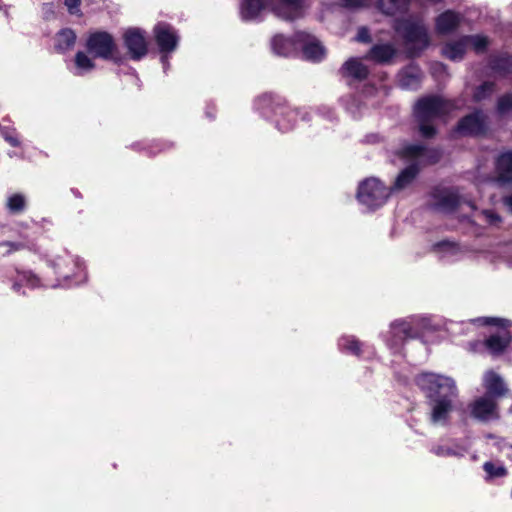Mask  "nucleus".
Listing matches in <instances>:
<instances>
[{"instance_id": "nucleus-28", "label": "nucleus", "mask_w": 512, "mask_h": 512, "mask_svg": "<svg viewBox=\"0 0 512 512\" xmlns=\"http://www.w3.org/2000/svg\"><path fill=\"white\" fill-rule=\"evenodd\" d=\"M411 0H378V9L386 15L395 16L407 10Z\"/></svg>"}, {"instance_id": "nucleus-54", "label": "nucleus", "mask_w": 512, "mask_h": 512, "mask_svg": "<svg viewBox=\"0 0 512 512\" xmlns=\"http://www.w3.org/2000/svg\"><path fill=\"white\" fill-rule=\"evenodd\" d=\"M2 9V6L0 5V10Z\"/></svg>"}, {"instance_id": "nucleus-46", "label": "nucleus", "mask_w": 512, "mask_h": 512, "mask_svg": "<svg viewBox=\"0 0 512 512\" xmlns=\"http://www.w3.org/2000/svg\"><path fill=\"white\" fill-rule=\"evenodd\" d=\"M503 203L512 212V195L504 197Z\"/></svg>"}, {"instance_id": "nucleus-45", "label": "nucleus", "mask_w": 512, "mask_h": 512, "mask_svg": "<svg viewBox=\"0 0 512 512\" xmlns=\"http://www.w3.org/2000/svg\"><path fill=\"white\" fill-rule=\"evenodd\" d=\"M4 138H5V140H6L10 145H12V146H14V147H17V146H19V145H20L19 140H18L15 136H12V135H10V134L6 133V134L4 135Z\"/></svg>"}, {"instance_id": "nucleus-47", "label": "nucleus", "mask_w": 512, "mask_h": 512, "mask_svg": "<svg viewBox=\"0 0 512 512\" xmlns=\"http://www.w3.org/2000/svg\"><path fill=\"white\" fill-rule=\"evenodd\" d=\"M377 93H380L381 95H387V90L383 87L380 90H377Z\"/></svg>"}, {"instance_id": "nucleus-19", "label": "nucleus", "mask_w": 512, "mask_h": 512, "mask_svg": "<svg viewBox=\"0 0 512 512\" xmlns=\"http://www.w3.org/2000/svg\"><path fill=\"white\" fill-rule=\"evenodd\" d=\"M497 177L493 179L501 185L512 183V150L501 153L496 159Z\"/></svg>"}, {"instance_id": "nucleus-32", "label": "nucleus", "mask_w": 512, "mask_h": 512, "mask_svg": "<svg viewBox=\"0 0 512 512\" xmlns=\"http://www.w3.org/2000/svg\"><path fill=\"white\" fill-rule=\"evenodd\" d=\"M6 207L12 214H19L26 208V198L21 193L10 195L6 201Z\"/></svg>"}, {"instance_id": "nucleus-21", "label": "nucleus", "mask_w": 512, "mask_h": 512, "mask_svg": "<svg viewBox=\"0 0 512 512\" xmlns=\"http://www.w3.org/2000/svg\"><path fill=\"white\" fill-rule=\"evenodd\" d=\"M462 21V16L451 10L441 13L435 20L436 32L442 35L450 34L456 30Z\"/></svg>"}, {"instance_id": "nucleus-29", "label": "nucleus", "mask_w": 512, "mask_h": 512, "mask_svg": "<svg viewBox=\"0 0 512 512\" xmlns=\"http://www.w3.org/2000/svg\"><path fill=\"white\" fill-rule=\"evenodd\" d=\"M467 42L465 41V37H462L461 39L447 43L443 49L442 53L443 55L452 60V61H458L461 60L467 50Z\"/></svg>"}, {"instance_id": "nucleus-13", "label": "nucleus", "mask_w": 512, "mask_h": 512, "mask_svg": "<svg viewBox=\"0 0 512 512\" xmlns=\"http://www.w3.org/2000/svg\"><path fill=\"white\" fill-rule=\"evenodd\" d=\"M471 416L481 422H490L500 418L499 407L491 396H480L469 404Z\"/></svg>"}, {"instance_id": "nucleus-24", "label": "nucleus", "mask_w": 512, "mask_h": 512, "mask_svg": "<svg viewBox=\"0 0 512 512\" xmlns=\"http://www.w3.org/2000/svg\"><path fill=\"white\" fill-rule=\"evenodd\" d=\"M341 72L346 78L362 80L367 77L368 68L359 58H350L343 64Z\"/></svg>"}, {"instance_id": "nucleus-8", "label": "nucleus", "mask_w": 512, "mask_h": 512, "mask_svg": "<svg viewBox=\"0 0 512 512\" xmlns=\"http://www.w3.org/2000/svg\"><path fill=\"white\" fill-rule=\"evenodd\" d=\"M420 328H426L424 319L411 317L394 321L385 335L388 348L394 353L400 351L406 340L419 336Z\"/></svg>"}, {"instance_id": "nucleus-17", "label": "nucleus", "mask_w": 512, "mask_h": 512, "mask_svg": "<svg viewBox=\"0 0 512 512\" xmlns=\"http://www.w3.org/2000/svg\"><path fill=\"white\" fill-rule=\"evenodd\" d=\"M434 197L437 200L433 203V208L440 212H453L456 208L463 205L469 206L472 210L475 208L470 202L461 201L459 196L453 191H444L440 195L435 194Z\"/></svg>"}, {"instance_id": "nucleus-53", "label": "nucleus", "mask_w": 512, "mask_h": 512, "mask_svg": "<svg viewBox=\"0 0 512 512\" xmlns=\"http://www.w3.org/2000/svg\"><path fill=\"white\" fill-rule=\"evenodd\" d=\"M207 116L213 118V115H211L209 112H207Z\"/></svg>"}, {"instance_id": "nucleus-26", "label": "nucleus", "mask_w": 512, "mask_h": 512, "mask_svg": "<svg viewBox=\"0 0 512 512\" xmlns=\"http://www.w3.org/2000/svg\"><path fill=\"white\" fill-rule=\"evenodd\" d=\"M396 53L397 50L392 44H376L370 49L368 57L377 63H389Z\"/></svg>"}, {"instance_id": "nucleus-5", "label": "nucleus", "mask_w": 512, "mask_h": 512, "mask_svg": "<svg viewBox=\"0 0 512 512\" xmlns=\"http://www.w3.org/2000/svg\"><path fill=\"white\" fill-rule=\"evenodd\" d=\"M400 158L411 161L412 164L401 171L395 180L393 191L406 188L415 179L419 165L434 163L438 157L433 152L421 145H406L397 151Z\"/></svg>"}, {"instance_id": "nucleus-51", "label": "nucleus", "mask_w": 512, "mask_h": 512, "mask_svg": "<svg viewBox=\"0 0 512 512\" xmlns=\"http://www.w3.org/2000/svg\"><path fill=\"white\" fill-rule=\"evenodd\" d=\"M367 104L374 105V102L371 101L370 99H367Z\"/></svg>"}, {"instance_id": "nucleus-23", "label": "nucleus", "mask_w": 512, "mask_h": 512, "mask_svg": "<svg viewBox=\"0 0 512 512\" xmlns=\"http://www.w3.org/2000/svg\"><path fill=\"white\" fill-rule=\"evenodd\" d=\"M273 52L279 56H290L299 49V42L296 34L293 38L283 35H275L271 41Z\"/></svg>"}, {"instance_id": "nucleus-30", "label": "nucleus", "mask_w": 512, "mask_h": 512, "mask_svg": "<svg viewBox=\"0 0 512 512\" xmlns=\"http://www.w3.org/2000/svg\"><path fill=\"white\" fill-rule=\"evenodd\" d=\"M76 42V34L71 29L59 31L55 39V48L59 52H65L71 49Z\"/></svg>"}, {"instance_id": "nucleus-12", "label": "nucleus", "mask_w": 512, "mask_h": 512, "mask_svg": "<svg viewBox=\"0 0 512 512\" xmlns=\"http://www.w3.org/2000/svg\"><path fill=\"white\" fill-rule=\"evenodd\" d=\"M86 49L93 57L108 60L113 58L116 44L109 33L96 31L88 36Z\"/></svg>"}, {"instance_id": "nucleus-44", "label": "nucleus", "mask_w": 512, "mask_h": 512, "mask_svg": "<svg viewBox=\"0 0 512 512\" xmlns=\"http://www.w3.org/2000/svg\"><path fill=\"white\" fill-rule=\"evenodd\" d=\"M317 116L332 120L334 118V113L329 107L323 106L319 109Z\"/></svg>"}, {"instance_id": "nucleus-36", "label": "nucleus", "mask_w": 512, "mask_h": 512, "mask_svg": "<svg viewBox=\"0 0 512 512\" xmlns=\"http://www.w3.org/2000/svg\"><path fill=\"white\" fill-rule=\"evenodd\" d=\"M435 249L440 253L441 258H450L458 252L457 245L450 242L438 243Z\"/></svg>"}, {"instance_id": "nucleus-50", "label": "nucleus", "mask_w": 512, "mask_h": 512, "mask_svg": "<svg viewBox=\"0 0 512 512\" xmlns=\"http://www.w3.org/2000/svg\"><path fill=\"white\" fill-rule=\"evenodd\" d=\"M510 450H511V453L508 455V457L510 458V460L512 461V445L509 446Z\"/></svg>"}, {"instance_id": "nucleus-37", "label": "nucleus", "mask_w": 512, "mask_h": 512, "mask_svg": "<svg viewBox=\"0 0 512 512\" xmlns=\"http://www.w3.org/2000/svg\"><path fill=\"white\" fill-rule=\"evenodd\" d=\"M480 217L490 226L498 227L502 223L501 216L492 209L482 210Z\"/></svg>"}, {"instance_id": "nucleus-22", "label": "nucleus", "mask_w": 512, "mask_h": 512, "mask_svg": "<svg viewBox=\"0 0 512 512\" xmlns=\"http://www.w3.org/2000/svg\"><path fill=\"white\" fill-rule=\"evenodd\" d=\"M483 386L487 392V396L493 399L504 396L508 389L506 388L502 378L493 371H487L483 377Z\"/></svg>"}, {"instance_id": "nucleus-18", "label": "nucleus", "mask_w": 512, "mask_h": 512, "mask_svg": "<svg viewBox=\"0 0 512 512\" xmlns=\"http://www.w3.org/2000/svg\"><path fill=\"white\" fill-rule=\"evenodd\" d=\"M469 448L470 444L468 442L449 441L433 445L431 452L438 457L462 458L469 451Z\"/></svg>"}, {"instance_id": "nucleus-42", "label": "nucleus", "mask_w": 512, "mask_h": 512, "mask_svg": "<svg viewBox=\"0 0 512 512\" xmlns=\"http://www.w3.org/2000/svg\"><path fill=\"white\" fill-rule=\"evenodd\" d=\"M0 248L3 249L2 254L5 255L11 253L12 251L19 250L20 248H22V244L13 242H2L0 243Z\"/></svg>"}, {"instance_id": "nucleus-43", "label": "nucleus", "mask_w": 512, "mask_h": 512, "mask_svg": "<svg viewBox=\"0 0 512 512\" xmlns=\"http://www.w3.org/2000/svg\"><path fill=\"white\" fill-rule=\"evenodd\" d=\"M345 7L359 8L366 5L368 0H341Z\"/></svg>"}, {"instance_id": "nucleus-41", "label": "nucleus", "mask_w": 512, "mask_h": 512, "mask_svg": "<svg viewBox=\"0 0 512 512\" xmlns=\"http://www.w3.org/2000/svg\"><path fill=\"white\" fill-rule=\"evenodd\" d=\"M64 4L67 7L70 14L80 13L81 0H64Z\"/></svg>"}, {"instance_id": "nucleus-40", "label": "nucleus", "mask_w": 512, "mask_h": 512, "mask_svg": "<svg viewBox=\"0 0 512 512\" xmlns=\"http://www.w3.org/2000/svg\"><path fill=\"white\" fill-rule=\"evenodd\" d=\"M357 42L369 43L371 42L370 32L366 27H360L357 35L355 36Z\"/></svg>"}, {"instance_id": "nucleus-35", "label": "nucleus", "mask_w": 512, "mask_h": 512, "mask_svg": "<svg viewBox=\"0 0 512 512\" xmlns=\"http://www.w3.org/2000/svg\"><path fill=\"white\" fill-rule=\"evenodd\" d=\"M492 69L501 74L512 72V59L510 57H502L493 61Z\"/></svg>"}, {"instance_id": "nucleus-34", "label": "nucleus", "mask_w": 512, "mask_h": 512, "mask_svg": "<svg viewBox=\"0 0 512 512\" xmlns=\"http://www.w3.org/2000/svg\"><path fill=\"white\" fill-rule=\"evenodd\" d=\"M468 46H471L477 53H482L486 50L489 41L484 35L464 36Z\"/></svg>"}, {"instance_id": "nucleus-10", "label": "nucleus", "mask_w": 512, "mask_h": 512, "mask_svg": "<svg viewBox=\"0 0 512 512\" xmlns=\"http://www.w3.org/2000/svg\"><path fill=\"white\" fill-rule=\"evenodd\" d=\"M153 31L156 43L160 51L163 53L161 56V63L166 71L169 67V57L167 53H171L176 49L179 41V35L171 25L164 22L156 24Z\"/></svg>"}, {"instance_id": "nucleus-33", "label": "nucleus", "mask_w": 512, "mask_h": 512, "mask_svg": "<svg viewBox=\"0 0 512 512\" xmlns=\"http://www.w3.org/2000/svg\"><path fill=\"white\" fill-rule=\"evenodd\" d=\"M483 469L486 473L487 480L504 477L507 474V470L502 464H496L491 461L485 462Z\"/></svg>"}, {"instance_id": "nucleus-9", "label": "nucleus", "mask_w": 512, "mask_h": 512, "mask_svg": "<svg viewBox=\"0 0 512 512\" xmlns=\"http://www.w3.org/2000/svg\"><path fill=\"white\" fill-rule=\"evenodd\" d=\"M357 199L368 210H374L385 204L389 191L377 178H368L359 184Z\"/></svg>"}, {"instance_id": "nucleus-39", "label": "nucleus", "mask_w": 512, "mask_h": 512, "mask_svg": "<svg viewBox=\"0 0 512 512\" xmlns=\"http://www.w3.org/2000/svg\"><path fill=\"white\" fill-rule=\"evenodd\" d=\"M512 110V95H506L498 101V112L500 114H506Z\"/></svg>"}, {"instance_id": "nucleus-48", "label": "nucleus", "mask_w": 512, "mask_h": 512, "mask_svg": "<svg viewBox=\"0 0 512 512\" xmlns=\"http://www.w3.org/2000/svg\"><path fill=\"white\" fill-rule=\"evenodd\" d=\"M347 109L351 112V113H354V110H353V105H349L347 106Z\"/></svg>"}, {"instance_id": "nucleus-38", "label": "nucleus", "mask_w": 512, "mask_h": 512, "mask_svg": "<svg viewBox=\"0 0 512 512\" xmlns=\"http://www.w3.org/2000/svg\"><path fill=\"white\" fill-rule=\"evenodd\" d=\"M494 90L493 83L485 82L482 85H480L477 90L474 93V98L476 100H482L486 97L490 96Z\"/></svg>"}, {"instance_id": "nucleus-25", "label": "nucleus", "mask_w": 512, "mask_h": 512, "mask_svg": "<svg viewBox=\"0 0 512 512\" xmlns=\"http://www.w3.org/2000/svg\"><path fill=\"white\" fill-rule=\"evenodd\" d=\"M93 59L84 51H78L70 71L76 76H84L95 69Z\"/></svg>"}, {"instance_id": "nucleus-20", "label": "nucleus", "mask_w": 512, "mask_h": 512, "mask_svg": "<svg viewBox=\"0 0 512 512\" xmlns=\"http://www.w3.org/2000/svg\"><path fill=\"white\" fill-rule=\"evenodd\" d=\"M421 77V70L417 65H408L398 73V85L406 90L417 89L420 86Z\"/></svg>"}, {"instance_id": "nucleus-15", "label": "nucleus", "mask_w": 512, "mask_h": 512, "mask_svg": "<svg viewBox=\"0 0 512 512\" xmlns=\"http://www.w3.org/2000/svg\"><path fill=\"white\" fill-rule=\"evenodd\" d=\"M124 45L133 60L142 59L148 52L144 33L140 29H129L124 34Z\"/></svg>"}, {"instance_id": "nucleus-27", "label": "nucleus", "mask_w": 512, "mask_h": 512, "mask_svg": "<svg viewBox=\"0 0 512 512\" xmlns=\"http://www.w3.org/2000/svg\"><path fill=\"white\" fill-rule=\"evenodd\" d=\"M12 288L15 292H20L22 287L34 289L40 287V280L31 271H15Z\"/></svg>"}, {"instance_id": "nucleus-16", "label": "nucleus", "mask_w": 512, "mask_h": 512, "mask_svg": "<svg viewBox=\"0 0 512 512\" xmlns=\"http://www.w3.org/2000/svg\"><path fill=\"white\" fill-rule=\"evenodd\" d=\"M486 127V116L477 111L461 119L457 132L461 135H480L485 132Z\"/></svg>"}, {"instance_id": "nucleus-1", "label": "nucleus", "mask_w": 512, "mask_h": 512, "mask_svg": "<svg viewBox=\"0 0 512 512\" xmlns=\"http://www.w3.org/2000/svg\"><path fill=\"white\" fill-rule=\"evenodd\" d=\"M417 386L423 391L431 407L430 420L433 424L445 425L458 397V388L453 378L424 372L416 377Z\"/></svg>"}, {"instance_id": "nucleus-2", "label": "nucleus", "mask_w": 512, "mask_h": 512, "mask_svg": "<svg viewBox=\"0 0 512 512\" xmlns=\"http://www.w3.org/2000/svg\"><path fill=\"white\" fill-rule=\"evenodd\" d=\"M307 0H241L239 5L240 18L243 21H259L266 8L278 18L294 20L304 14Z\"/></svg>"}, {"instance_id": "nucleus-52", "label": "nucleus", "mask_w": 512, "mask_h": 512, "mask_svg": "<svg viewBox=\"0 0 512 512\" xmlns=\"http://www.w3.org/2000/svg\"><path fill=\"white\" fill-rule=\"evenodd\" d=\"M364 347H366V349H369V346H366L365 344H364V346H362V349H363ZM362 353H363V350L361 351V354H362Z\"/></svg>"}, {"instance_id": "nucleus-6", "label": "nucleus", "mask_w": 512, "mask_h": 512, "mask_svg": "<svg viewBox=\"0 0 512 512\" xmlns=\"http://www.w3.org/2000/svg\"><path fill=\"white\" fill-rule=\"evenodd\" d=\"M393 28L404 38L410 57L418 56L430 45L427 28L421 19L412 16L397 18Z\"/></svg>"}, {"instance_id": "nucleus-7", "label": "nucleus", "mask_w": 512, "mask_h": 512, "mask_svg": "<svg viewBox=\"0 0 512 512\" xmlns=\"http://www.w3.org/2000/svg\"><path fill=\"white\" fill-rule=\"evenodd\" d=\"M58 278L55 283L43 284L47 288H70L86 282L87 275L81 260L65 252L52 263Z\"/></svg>"}, {"instance_id": "nucleus-4", "label": "nucleus", "mask_w": 512, "mask_h": 512, "mask_svg": "<svg viewBox=\"0 0 512 512\" xmlns=\"http://www.w3.org/2000/svg\"><path fill=\"white\" fill-rule=\"evenodd\" d=\"M254 105L267 118L273 114L276 127L281 132H288L294 128L298 111L287 106L281 96L265 93L255 100Z\"/></svg>"}, {"instance_id": "nucleus-3", "label": "nucleus", "mask_w": 512, "mask_h": 512, "mask_svg": "<svg viewBox=\"0 0 512 512\" xmlns=\"http://www.w3.org/2000/svg\"><path fill=\"white\" fill-rule=\"evenodd\" d=\"M455 105L438 96H428L420 99L414 106V115L419 123L420 133L429 138L435 134L432 122L450 113Z\"/></svg>"}, {"instance_id": "nucleus-49", "label": "nucleus", "mask_w": 512, "mask_h": 512, "mask_svg": "<svg viewBox=\"0 0 512 512\" xmlns=\"http://www.w3.org/2000/svg\"><path fill=\"white\" fill-rule=\"evenodd\" d=\"M507 265H508L509 267H512V258L507 260Z\"/></svg>"}, {"instance_id": "nucleus-11", "label": "nucleus", "mask_w": 512, "mask_h": 512, "mask_svg": "<svg viewBox=\"0 0 512 512\" xmlns=\"http://www.w3.org/2000/svg\"><path fill=\"white\" fill-rule=\"evenodd\" d=\"M474 322H478L482 325H494L501 328L496 334L491 335L486 340V347L493 354H499L504 351V349L508 346L511 341V336L509 331L506 329L509 325V321L501 318H493V317H484L473 320Z\"/></svg>"}, {"instance_id": "nucleus-14", "label": "nucleus", "mask_w": 512, "mask_h": 512, "mask_svg": "<svg viewBox=\"0 0 512 512\" xmlns=\"http://www.w3.org/2000/svg\"><path fill=\"white\" fill-rule=\"evenodd\" d=\"M296 36L299 42V49L303 52L306 59L317 62L324 58L326 50L316 37L305 32H297Z\"/></svg>"}, {"instance_id": "nucleus-31", "label": "nucleus", "mask_w": 512, "mask_h": 512, "mask_svg": "<svg viewBox=\"0 0 512 512\" xmlns=\"http://www.w3.org/2000/svg\"><path fill=\"white\" fill-rule=\"evenodd\" d=\"M338 346L342 352L360 357L364 344L359 342L354 336H343L339 339Z\"/></svg>"}]
</instances>
